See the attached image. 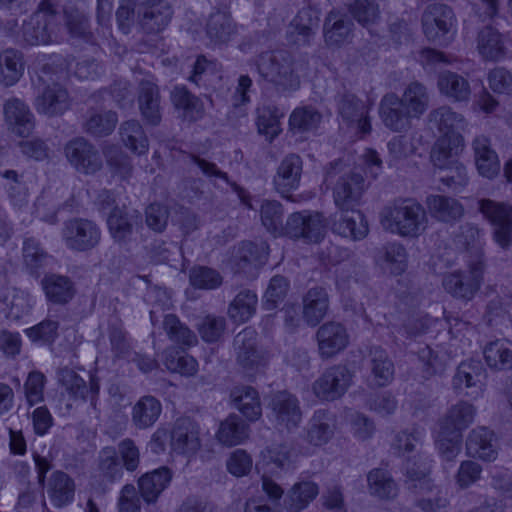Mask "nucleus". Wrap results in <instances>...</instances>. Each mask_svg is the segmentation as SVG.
I'll return each instance as SVG.
<instances>
[{"instance_id":"obj_1","label":"nucleus","mask_w":512,"mask_h":512,"mask_svg":"<svg viewBox=\"0 0 512 512\" xmlns=\"http://www.w3.org/2000/svg\"><path fill=\"white\" fill-rule=\"evenodd\" d=\"M429 102L427 87L413 81L405 87L401 96L395 93L384 95L379 114L387 128L402 132L410 128L412 119H419L427 111Z\"/></svg>"},{"instance_id":"obj_2","label":"nucleus","mask_w":512,"mask_h":512,"mask_svg":"<svg viewBox=\"0 0 512 512\" xmlns=\"http://www.w3.org/2000/svg\"><path fill=\"white\" fill-rule=\"evenodd\" d=\"M259 76L278 93H290L300 87V65L287 51H266L254 60Z\"/></svg>"},{"instance_id":"obj_3","label":"nucleus","mask_w":512,"mask_h":512,"mask_svg":"<svg viewBox=\"0 0 512 512\" xmlns=\"http://www.w3.org/2000/svg\"><path fill=\"white\" fill-rule=\"evenodd\" d=\"M382 226L402 237L421 235L428 223L425 209L413 199H399L385 206L380 213Z\"/></svg>"},{"instance_id":"obj_4","label":"nucleus","mask_w":512,"mask_h":512,"mask_svg":"<svg viewBox=\"0 0 512 512\" xmlns=\"http://www.w3.org/2000/svg\"><path fill=\"white\" fill-rule=\"evenodd\" d=\"M325 183L332 186L333 201L337 208L358 206L365 190L363 176L349 169L341 160L330 163Z\"/></svg>"},{"instance_id":"obj_5","label":"nucleus","mask_w":512,"mask_h":512,"mask_svg":"<svg viewBox=\"0 0 512 512\" xmlns=\"http://www.w3.org/2000/svg\"><path fill=\"white\" fill-rule=\"evenodd\" d=\"M56 18L52 0H41L38 10L22 25L23 40L29 45L50 43L55 34Z\"/></svg>"},{"instance_id":"obj_6","label":"nucleus","mask_w":512,"mask_h":512,"mask_svg":"<svg viewBox=\"0 0 512 512\" xmlns=\"http://www.w3.org/2000/svg\"><path fill=\"white\" fill-rule=\"evenodd\" d=\"M354 372L346 365L335 364L326 368L312 384L313 394L321 401L340 399L351 387Z\"/></svg>"},{"instance_id":"obj_7","label":"nucleus","mask_w":512,"mask_h":512,"mask_svg":"<svg viewBox=\"0 0 512 512\" xmlns=\"http://www.w3.org/2000/svg\"><path fill=\"white\" fill-rule=\"evenodd\" d=\"M468 271H455L446 275L443 286L455 297L470 300L479 290L484 272L483 255L480 251L468 261Z\"/></svg>"},{"instance_id":"obj_8","label":"nucleus","mask_w":512,"mask_h":512,"mask_svg":"<svg viewBox=\"0 0 512 512\" xmlns=\"http://www.w3.org/2000/svg\"><path fill=\"white\" fill-rule=\"evenodd\" d=\"M478 207L484 218L493 227V238L503 249L512 241V205L492 199H480Z\"/></svg>"},{"instance_id":"obj_9","label":"nucleus","mask_w":512,"mask_h":512,"mask_svg":"<svg viewBox=\"0 0 512 512\" xmlns=\"http://www.w3.org/2000/svg\"><path fill=\"white\" fill-rule=\"evenodd\" d=\"M61 236L68 249L84 252L99 244L101 231L97 224L91 220L73 218L64 223Z\"/></svg>"},{"instance_id":"obj_10","label":"nucleus","mask_w":512,"mask_h":512,"mask_svg":"<svg viewBox=\"0 0 512 512\" xmlns=\"http://www.w3.org/2000/svg\"><path fill=\"white\" fill-rule=\"evenodd\" d=\"M64 151L69 163L79 173L94 175L103 167L98 149L83 137H77L69 141Z\"/></svg>"},{"instance_id":"obj_11","label":"nucleus","mask_w":512,"mask_h":512,"mask_svg":"<svg viewBox=\"0 0 512 512\" xmlns=\"http://www.w3.org/2000/svg\"><path fill=\"white\" fill-rule=\"evenodd\" d=\"M325 228V218L321 213L295 212L288 216L284 234L291 238H304L317 243L324 237Z\"/></svg>"},{"instance_id":"obj_12","label":"nucleus","mask_w":512,"mask_h":512,"mask_svg":"<svg viewBox=\"0 0 512 512\" xmlns=\"http://www.w3.org/2000/svg\"><path fill=\"white\" fill-rule=\"evenodd\" d=\"M57 380L69 399L73 401H90L91 406L96 407L100 390L97 379L91 377L89 384L81 377L76 370L68 366L57 370Z\"/></svg>"},{"instance_id":"obj_13","label":"nucleus","mask_w":512,"mask_h":512,"mask_svg":"<svg viewBox=\"0 0 512 512\" xmlns=\"http://www.w3.org/2000/svg\"><path fill=\"white\" fill-rule=\"evenodd\" d=\"M256 332L245 328L234 338L237 363L248 376L260 372L266 365V360L256 347Z\"/></svg>"},{"instance_id":"obj_14","label":"nucleus","mask_w":512,"mask_h":512,"mask_svg":"<svg viewBox=\"0 0 512 512\" xmlns=\"http://www.w3.org/2000/svg\"><path fill=\"white\" fill-rule=\"evenodd\" d=\"M330 224L334 233L353 241L362 240L369 233L368 222L356 207L338 208L330 216Z\"/></svg>"},{"instance_id":"obj_15","label":"nucleus","mask_w":512,"mask_h":512,"mask_svg":"<svg viewBox=\"0 0 512 512\" xmlns=\"http://www.w3.org/2000/svg\"><path fill=\"white\" fill-rule=\"evenodd\" d=\"M349 334L346 327L337 321L323 323L316 332L318 354L322 360H329L342 351L349 344Z\"/></svg>"},{"instance_id":"obj_16","label":"nucleus","mask_w":512,"mask_h":512,"mask_svg":"<svg viewBox=\"0 0 512 512\" xmlns=\"http://www.w3.org/2000/svg\"><path fill=\"white\" fill-rule=\"evenodd\" d=\"M421 21L425 36L431 41H436L454 29L456 18L449 6L434 3L425 8Z\"/></svg>"},{"instance_id":"obj_17","label":"nucleus","mask_w":512,"mask_h":512,"mask_svg":"<svg viewBox=\"0 0 512 512\" xmlns=\"http://www.w3.org/2000/svg\"><path fill=\"white\" fill-rule=\"evenodd\" d=\"M42 72L43 74L38 76V81L42 82L43 88L35 100L37 111L47 116L64 113L69 107L67 90L56 82L48 83L46 66L43 67Z\"/></svg>"},{"instance_id":"obj_18","label":"nucleus","mask_w":512,"mask_h":512,"mask_svg":"<svg viewBox=\"0 0 512 512\" xmlns=\"http://www.w3.org/2000/svg\"><path fill=\"white\" fill-rule=\"evenodd\" d=\"M171 449L191 457L201 448L200 427L190 418L177 419L170 434Z\"/></svg>"},{"instance_id":"obj_19","label":"nucleus","mask_w":512,"mask_h":512,"mask_svg":"<svg viewBox=\"0 0 512 512\" xmlns=\"http://www.w3.org/2000/svg\"><path fill=\"white\" fill-rule=\"evenodd\" d=\"M273 419L280 429L291 431L297 428L302 421V410L296 396L281 391L271 400Z\"/></svg>"},{"instance_id":"obj_20","label":"nucleus","mask_w":512,"mask_h":512,"mask_svg":"<svg viewBox=\"0 0 512 512\" xmlns=\"http://www.w3.org/2000/svg\"><path fill=\"white\" fill-rule=\"evenodd\" d=\"M486 371L480 361H463L457 367L453 376L452 385L456 391H466V395L472 398H478L484 390V380Z\"/></svg>"},{"instance_id":"obj_21","label":"nucleus","mask_w":512,"mask_h":512,"mask_svg":"<svg viewBox=\"0 0 512 512\" xmlns=\"http://www.w3.org/2000/svg\"><path fill=\"white\" fill-rule=\"evenodd\" d=\"M302 168V159L296 154H289L280 162L273 182L282 197L295 201L290 193L300 185Z\"/></svg>"},{"instance_id":"obj_22","label":"nucleus","mask_w":512,"mask_h":512,"mask_svg":"<svg viewBox=\"0 0 512 512\" xmlns=\"http://www.w3.org/2000/svg\"><path fill=\"white\" fill-rule=\"evenodd\" d=\"M173 10L163 0H145L138 10L139 24L146 33H159L170 23Z\"/></svg>"},{"instance_id":"obj_23","label":"nucleus","mask_w":512,"mask_h":512,"mask_svg":"<svg viewBox=\"0 0 512 512\" xmlns=\"http://www.w3.org/2000/svg\"><path fill=\"white\" fill-rule=\"evenodd\" d=\"M466 453L472 458L492 462L498 456V440L494 431L485 426L472 429L465 442Z\"/></svg>"},{"instance_id":"obj_24","label":"nucleus","mask_w":512,"mask_h":512,"mask_svg":"<svg viewBox=\"0 0 512 512\" xmlns=\"http://www.w3.org/2000/svg\"><path fill=\"white\" fill-rule=\"evenodd\" d=\"M3 112L7 127L12 133L19 137H27L32 133L35 126L34 115L22 100H7Z\"/></svg>"},{"instance_id":"obj_25","label":"nucleus","mask_w":512,"mask_h":512,"mask_svg":"<svg viewBox=\"0 0 512 512\" xmlns=\"http://www.w3.org/2000/svg\"><path fill=\"white\" fill-rule=\"evenodd\" d=\"M336 430V414L326 409H318L308 422L306 440L310 445L319 447L327 444L334 437Z\"/></svg>"},{"instance_id":"obj_26","label":"nucleus","mask_w":512,"mask_h":512,"mask_svg":"<svg viewBox=\"0 0 512 512\" xmlns=\"http://www.w3.org/2000/svg\"><path fill=\"white\" fill-rule=\"evenodd\" d=\"M261 458L267 472L280 475L294 469L297 453L292 444L285 442L267 447Z\"/></svg>"},{"instance_id":"obj_27","label":"nucleus","mask_w":512,"mask_h":512,"mask_svg":"<svg viewBox=\"0 0 512 512\" xmlns=\"http://www.w3.org/2000/svg\"><path fill=\"white\" fill-rule=\"evenodd\" d=\"M428 120L439 131L440 137L454 138L455 136H462V132L468 126L464 116L455 112L449 106L433 109L428 115Z\"/></svg>"},{"instance_id":"obj_28","label":"nucleus","mask_w":512,"mask_h":512,"mask_svg":"<svg viewBox=\"0 0 512 512\" xmlns=\"http://www.w3.org/2000/svg\"><path fill=\"white\" fill-rule=\"evenodd\" d=\"M329 309V295L323 287L310 288L302 298V318L308 326H317Z\"/></svg>"},{"instance_id":"obj_29","label":"nucleus","mask_w":512,"mask_h":512,"mask_svg":"<svg viewBox=\"0 0 512 512\" xmlns=\"http://www.w3.org/2000/svg\"><path fill=\"white\" fill-rule=\"evenodd\" d=\"M323 30L325 42L330 47H340L353 37V23L337 10L328 13Z\"/></svg>"},{"instance_id":"obj_30","label":"nucleus","mask_w":512,"mask_h":512,"mask_svg":"<svg viewBox=\"0 0 512 512\" xmlns=\"http://www.w3.org/2000/svg\"><path fill=\"white\" fill-rule=\"evenodd\" d=\"M267 259V246L243 242L232 254L230 264L235 273H247L251 268L262 265Z\"/></svg>"},{"instance_id":"obj_31","label":"nucleus","mask_w":512,"mask_h":512,"mask_svg":"<svg viewBox=\"0 0 512 512\" xmlns=\"http://www.w3.org/2000/svg\"><path fill=\"white\" fill-rule=\"evenodd\" d=\"M160 93L151 79H142L139 83L138 104L143 118L151 125L161 121Z\"/></svg>"},{"instance_id":"obj_32","label":"nucleus","mask_w":512,"mask_h":512,"mask_svg":"<svg viewBox=\"0 0 512 512\" xmlns=\"http://www.w3.org/2000/svg\"><path fill=\"white\" fill-rule=\"evenodd\" d=\"M319 25L318 12L312 8H303L295 16L289 27V39L294 44L307 45Z\"/></svg>"},{"instance_id":"obj_33","label":"nucleus","mask_w":512,"mask_h":512,"mask_svg":"<svg viewBox=\"0 0 512 512\" xmlns=\"http://www.w3.org/2000/svg\"><path fill=\"white\" fill-rule=\"evenodd\" d=\"M172 479L171 471L161 467L141 476L138 480V491L147 504L157 501L160 494L167 488Z\"/></svg>"},{"instance_id":"obj_34","label":"nucleus","mask_w":512,"mask_h":512,"mask_svg":"<svg viewBox=\"0 0 512 512\" xmlns=\"http://www.w3.org/2000/svg\"><path fill=\"white\" fill-rule=\"evenodd\" d=\"M477 51L485 61H499L505 56L506 48L502 34L491 25L478 31Z\"/></svg>"},{"instance_id":"obj_35","label":"nucleus","mask_w":512,"mask_h":512,"mask_svg":"<svg viewBox=\"0 0 512 512\" xmlns=\"http://www.w3.org/2000/svg\"><path fill=\"white\" fill-rule=\"evenodd\" d=\"M472 145L478 172L489 179L498 175L500 161L497 153L491 148L490 140L485 136H478Z\"/></svg>"},{"instance_id":"obj_36","label":"nucleus","mask_w":512,"mask_h":512,"mask_svg":"<svg viewBox=\"0 0 512 512\" xmlns=\"http://www.w3.org/2000/svg\"><path fill=\"white\" fill-rule=\"evenodd\" d=\"M376 261L385 272L398 276L407 269V251L398 242L387 243L378 251Z\"/></svg>"},{"instance_id":"obj_37","label":"nucleus","mask_w":512,"mask_h":512,"mask_svg":"<svg viewBox=\"0 0 512 512\" xmlns=\"http://www.w3.org/2000/svg\"><path fill=\"white\" fill-rule=\"evenodd\" d=\"M136 211L128 212L125 208H114L107 218L109 232L118 243H126L131 239L134 225L138 223Z\"/></svg>"},{"instance_id":"obj_38","label":"nucleus","mask_w":512,"mask_h":512,"mask_svg":"<svg viewBox=\"0 0 512 512\" xmlns=\"http://www.w3.org/2000/svg\"><path fill=\"white\" fill-rule=\"evenodd\" d=\"M476 411L473 404L467 401H458L448 409L440 427L446 429V431H457L462 434V431L474 422Z\"/></svg>"},{"instance_id":"obj_39","label":"nucleus","mask_w":512,"mask_h":512,"mask_svg":"<svg viewBox=\"0 0 512 512\" xmlns=\"http://www.w3.org/2000/svg\"><path fill=\"white\" fill-rule=\"evenodd\" d=\"M47 494L54 506L68 505L74 499V480L63 471L53 472L48 480Z\"/></svg>"},{"instance_id":"obj_40","label":"nucleus","mask_w":512,"mask_h":512,"mask_svg":"<svg viewBox=\"0 0 512 512\" xmlns=\"http://www.w3.org/2000/svg\"><path fill=\"white\" fill-rule=\"evenodd\" d=\"M230 398L235 408L248 420L255 421L262 415L259 395L253 387H234L230 393Z\"/></svg>"},{"instance_id":"obj_41","label":"nucleus","mask_w":512,"mask_h":512,"mask_svg":"<svg viewBox=\"0 0 512 512\" xmlns=\"http://www.w3.org/2000/svg\"><path fill=\"white\" fill-rule=\"evenodd\" d=\"M162 412L158 399L147 395L141 397L133 406L131 420L138 429H147L155 424Z\"/></svg>"},{"instance_id":"obj_42","label":"nucleus","mask_w":512,"mask_h":512,"mask_svg":"<svg viewBox=\"0 0 512 512\" xmlns=\"http://www.w3.org/2000/svg\"><path fill=\"white\" fill-rule=\"evenodd\" d=\"M369 366L377 386H386L394 378V364L387 352L380 346H372L368 354Z\"/></svg>"},{"instance_id":"obj_43","label":"nucleus","mask_w":512,"mask_h":512,"mask_svg":"<svg viewBox=\"0 0 512 512\" xmlns=\"http://www.w3.org/2000/svg\"><path fill=\"white\" fill-rule=\"evenodd\" d=\"M171 99L176 109L182 111V117L185 120L195 122L204 117L205 108L202 100L185 87H175Z\"/></svg>"},{"instance_id":"obj_44","label":"nucleus","mask_w":512,"mask_h":512,"mask_svg":"<svg viewBox=\"0 0 512 512\" xmlns=\"http://www.w3.org/2000/svg\"><path fill=\"white\" fill-rule=\"evenodd\" d=\"M463 143V136H455L454 138L440 137L431 150V162L440 170L457 163L458 161L455 159V156L463 146Z\"/></svg>"},{"instance_id":"obj_45","label":"nucleus","mask_w":512,"mask_h":512,"mask_svg":"<svg viewBox=\"0 0 512 512\" xmlns=\"http://www.w3.org/2000/svg\"><path fill=\"white\" fill-rule=\"evenodd\" d=\"M426 204L431 216L443 222L455 221L464 213L459 201L444 195H430L426 199Z\"/></svg>"},{"instance_id":"obj_46","label":"nucleus","mask_w":512,"mask_h":512,"mask_svg":"<svg viewBox=\"0 0 512 512\" xmlns=\"http://www.w3.org/2000/svg\"><path fill=\"white\" fill-rule=\"evenodd\" d=\"M441 94L457 102L467 101L470 98V84L463 76L451 72L443 71L438 76L437 82Z\"/></svg>"},{"instance_id":"obj_47","label":"nucleus","mask_w":512,"mask_h":512,"mask_svg":"<svg viewBox=\"0 0 512 512\" xmlns=\"http://www.w3.org/2000/svg\"><path fill=\"white\" fill-rule=\"evenodd\" d=\"M487 365L494 370L512 369V343L506 339L489 342L483 350Z\"/></svg>"},{"instance_id":"obj_48","label":"nucleus","mask_w":512,"mask_h":512,"mask_svg":"<svg viewBox=\"0 0 512 512\" xmlns=\"http://www.w3.org/2000/svg\"><path fill=\"white\" fill-rule=\"evenodd\" d=\"M5 305L6 315L9 319L19 320L28 315L32 309V297L17 288H7L0 296Z\"/></svg>"},{"instance_id":"obj_49","label":"nucleus","mask_w":512,"mask_h":512,"mask_svg":"<svg viewBox=\"0 0 512 512\" xmlns=\"http://www.w3.org/2000/svg\"><path fill=\"white\" fill-rule=\"evenodd\" d=\"M117 122L118 117L115 112L91 109L87 112L83 127L86 133L94 137H104L114 131Z\"/></svg>"},{"instance_id":"obj_50","label":"nucleus","mask_w":512,"mask_h":512,"mask_svg":"<svg viewBox=\"0 0 512 512\" xmlns=\"http://www.w3.org/2000/svg\"><path fill=\"white\" fill-rule=\"evenodd\" d=\"M46 297L53 303L65 304L74 295L73 283L67 276L49 274L42 279Z\"/></svg>"},{"instance_id":"obj_51","label":"nucleus","mask_w":512,"mask_h":512,"mask_svg":"<svg viewBox=\"0 0 512 512\" xmlns=\"http://www.w3.org/2000/svg\"><path fill=\"white\" fill-rule=\"evenodd\" d=\"M249 427L236 415H230L221 422L216 437L218 441L226 446H236L248 438Z\"/></svg>"},{"instance_id":"obj_52","label":"nucleus","mask_w":512,"mask_h":512,"mask_svg":"<svg viewBox=\"0 0 512 512\" xmlns=\"http://www.w3.org/2000/svg\"><path fill=\"white\" fill-rule=\"evenodd\" d=\"M258 297L249 289L238 292L228 307L229 317L237 323L248 321L256 312Z\"/></svg>"},{"instance_id":"obj_53","label":"nucleus","mask_w":512,"mask_h":512,"mask_svg":"<svg viewBox=\"0 0 512 512\" xmlns=\"http://www.w3.org/2000/svg\"><path fill=\"white\" fill-rule=\"evenodd\" d=\"M206 33L214 43H226L235 33V25L227 11L217 10L209 16Z\"/></svg>"},{"instance_id":"obj_54","label":"nucleus","mask_w":512,"mask_h":512,"mask_svg":"<svg viewBox=\"0 0 512 512\" xmlns=\"http://www.w3.org/2000/svg\"><path fill=\"white\" fill-rule=\"evenodd\" d=\"M367 482L370 494L379 499H393L398 494V486L386 470H371L367 475Z\"/></svg>"},{"instance_id":"obj_55","label":"nucleus","mask_w":512,"mask_h":512,"mask_svg":"<svg viewBox=\"0 0 512 512\" xmlns=\"http://www.w3.org/2000/svg\"><path fill=\"white\" fill-rule=\"evenodd\" d=\"M319 488L311 481L299 482L293 485L284 503L290 512H299L318 495Z\"/></svg>"},{"instance_id":"obj_56","label":"nucleus","mask_w":512,"mask_h":512,"mask_svg":"<svg viewBox=\"0 0 512 512\" xmlns=\"http://www.w3.org/2000/svg\"><path fill=\"white\" fill-rule=\"evenodd\" d=\"M120 135L124 145L133 153L142 155L148 151L149 141L138 121L128 120L122 123Z\"/></svg>"},{"instance_id":"obj_57","label":"nucleus","mask_w":512,"mask_h":512,"mask_svg":"<svg viewBox=\"0 0 512 512\" xmlns=\"http://www.w3.org/2000/svg\"><path fill=\"white\" fill-rule=\"evenodd\" d=\"M107 166L112 175L127 181L133 174L131 158L121 148L115 145H107L103 149Z\"/></svg>"},{"instance_id":"obj_58","label":"nucleus","mask_w":512,"mask_h":512,"mask_svg":"<svg viewBox=\"0 0 512 512\" xmlns=\"http://www.w3.org/2000/svg\"><path fill=\"white\" fill-rule=\"evenodd\" d=\"M22 55L14 49H7L0 54V82L5 86L15 84L23 73Z\"/></svg>"},{"instance_id":"obj_59","label":"nucleus","mask_w":512,"mask_h":512,"mask_svg":"<svg viewBox=\"0 0 512 512\" xmlns=\"http://www.w3.org/2000/svg\"><path fill=\"white\" fill-rule=\"evenodd\" d=\"M284 211L280 202L276 200H264L260 205V218L262 225L274 236L285 232L283 225Z\"/></svg>"},{"instance_id":"obj_60","label":"nucleus","mask_w":512,"mask_h":512,"mask_svg":"<svg viewBox=\"0 0 512 512\" xmlns=\"http://www.w3.org/2000/svg\"><path fill=\"white\" fill-rule=\"evenodd\" d=\"M321 119L322 115L314 107H298L290 115L289 126L295 133L312 132L318 128Z\"/></svg>"},{"instance_id":"obj_61","label":"nucleus","mask_w":512,"mask_h":512,"mask_svg":"<svg viewBox=\"0 0 512 512\" xmlns=\"http://www.w3.org/2000/svg\"><path fill=\"white\" fill-rule=\"evenodd\" d=\"M463 436L460 432L446 431L440 427L435 441L436 449L444 461L452 462L462 450Z\"/></svg>"},{"instance_id":"obj_62","label":"nucleus","mask_w":512,"mask_h":512,"mask_svg":"<svg viewBox=\"0 0 512 512\" xmlns=\"http://www.w3.org/2000/svg\"><path fill=\"white\" fill-rule=\"evenodd\" d=\"M0 176L8 181L6 190L12 205L18 210L26 207L29 202L28 189L22 181V175L15 170H5L0 173Z\"/></svg>"},{"instance_id":"obj_63","label":"nucleus","mask_w":512,"mask_h":512,"mask_svg":"<svg viewBox=\"0 0 512 512\" xmlns=\"http://www.w3.org/2000/svg\"><path fill=\"white\" fill-rule=\"evenodd\" d=\"M405 484L407 489L415 495L430 493L434 488V484L428 476V469L416 463L408 464L406 467Z\"/></svg>"},{"instance_id":"obj_64","label":"nucleus","mask_w":512,"mask_h":512,"mask_svg":"<svg viewBox=\"0 0 512 512\" xmlns=\"http://www.w3.org/2000/svg\"><path fill=\"white\" fill-rule=\"evenodd\" d=\"M163 327L170 340L177 344L191 347L197 343L195 333L173 314L165 316Z\"/></svg>"}]
</instances>
